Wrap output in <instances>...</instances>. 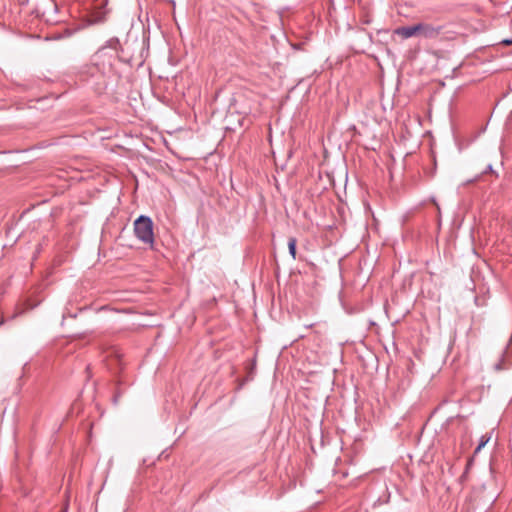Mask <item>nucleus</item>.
Masks as SVG:
<instances>
[{
	"label": "nucleus",
	"instance_id": "obj_1",
	"mask_svg": "<svg viewBox=\"0 0 512 512\" xmlns=\"http://www.w3.org/2000/svg\"><path fill=\"white\" fill-rule=\"evenodd\" d=\"M134 233L138 240L151 247L154 244L153 221L150 217L140 215L134 221Z\"/></svg>",
	"mask_w": 512,
	"mask_h": 512
},
{
	"label": "nucleus",
	"instance_id": "obj_2",
	"mask_svg": "<svg viewBox=\"0 0 512 512\" xmlns=\"http://www.w3.org/2000/svg\"><path fill=\"white\" fill-rule=\"evenodd\" d=\"M441 30V26H433L431 24L419 23V35L425 38H436L440 35Z\"/></svg>",
	"mask_w": 512,
	"mask_h": 512
},
{
	"label": "nucleus",
	"instance_id": "obj_3",
	"mask_svg": "<svg viewBox=\"0 0 512 512\" xmlns=\"http://www.w3.org/2000/svg\"><path fill=\"white\" fill-rule=\"evenodd\" d=\"M396 34L403 38H411L415 35H419V24L413 26H403L396 29Z\"/></svg>",
	"mask_w": 512,
	"mask_h": 512
},
{
	"label": "nucleus",
	"instance_id": "obj_4",
	"mask_svg": "<svg viewBox=\"0 0 512 512\" xmlns=\"http://www.w3.org/2000/svg\"><path fill=\"white\" fill-rule=\"evenodd\" d=\"M510 362L507 360L505 352H502L496 362L492 365V370L496 373L508 370Z\"/></svg>",
	"mask_w": 512,
	"mask_h": 512
},
{
	"label": "nucleus",
	"instance_id": "obj_5",
	"mask_svg": "<svg viewBox=\"0 0 512 512\" xmlns=\"http://www.w3.org/2000/svg\"><path fill=\"white\" fill-rule=\"evenodd\" d=\"M296 243H297L296 238H294V237L289 238L288 249H289V254L292 256L293 259H296Z\"/></svg>",
	"mask_w": 512,
	"mask_h": 512
},
{
	"label": "nucleus",
	"instance_id": "obj_6",
	"mask_svg": "<svg viewBox=\"0 0 512 512\" xmlns=\"http://www.w3.org/2000/svg\"><path fill=\"white\" fill-rule=\"evenodd\" d=\"M106 12L105 11H98L92 14V22L93 23H101L105 20Z\"/></svg>",
	"mask_w": 512,
	"mask_h": 512
},
{
	"label": "nucleus",
	"instance_id": "obj_7",
	"mask_svg": "<svg viewBox=\"0 0 512 512\" xmlns=\"http://www.w3.org/2000/svg\"><path fill=\"white\" fill-rule=\"evenodd\" d=\"M489 440H490V436H488L487 434L482 435L479 440V444L475 449V453H478L489 442Z\"/></svg>",
	"mask_w": 512,
	"mask_h": 512
},
{
	"label": "nucleus",
	"instance_id": "obj_8",
	"mask_svg": "<svg viewBox=\"0 0 512 512\" xmlns=\"http://www.w3.org/2000/svg\"><path fill=\"white\" fill-rule=\"evenodd\" d=\"M501 44L509 46L512 44V38L504 39L501 41Z\"/></svg>",
	"mask_w": 512,
	"mask_h": 512
},
{
	"label": "nucleus",
	"instance_id": "obj_9",
	"mask_svg": "<svg viewBox=\"0 0 512 512\" xmlns=\"http://www.w3.org/2000/svg\"><path fill=\"white\" fill-rule=\"evenodd\" d=\"M487 171H492V165H488Z\"/></svg>",
	"mask_w": 512,
	"mask_h": 512
},
{
	"label": "nucleus",
	"instance_id": "obj_10",
	"mask_svg": "<svg viewBox=\"0 0 512 512\" xmlns=\"http://www.w3.org/2000/svg\"><path fill=\"white\" fill-rule=\"evenodd\" d=\"M117 401H118V397H117V396H115V397H114V403L116 404V403H117Z\"/></svg>",
	"mask_w": 512,
	"mask_h": 512
}]
</instances>
